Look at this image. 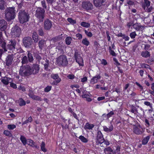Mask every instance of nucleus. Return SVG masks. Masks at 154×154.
<instances>
[{"mask_svg":"<svg viewBox=\"0 0 154 154\" xmlns=\"http://www.w3.org/2000/svg\"><path fill=\"white\" fill-rule=\"evenodd\" d=\"M32 68L27 64L21 66L19 70V74L22 76H29L32 74Z\"/></svg>","mask_w":154,"mask_h":154,"instance_id":"f257e3e1","label":"nucleus"},{"mask_svg":"<svg viewBox=\"0 0 154 154\" xmlns=\"http://www.w3.org/2000/svg\"><path fill=\"white\" fill-rule=\"evenodd\" d=\"M45 10L42 7L37 8L35 12V16L38 20L39 22H43L45 17Z\"/></svg>","mask_w":154,"mask_h":154,"instance_id":"f03ea898","label":"nucleus"},{"mask_svg":"<svg viewBox=\"0 0 154 154\" xmlns=\"http://www.w3.org/2000/svg\"><path fill=\"white\" fill-rule=\"evenodd\" d=\"M18 18L20 23L23 24L29 21V16L24 10L21 11L18 13Z\"/></svg>","mask_w":154,"mask_h":154,"instance_id":"7ed1b4c3","label":"nucleus"},{"mask_svg":"<svg viewBox=\"0 0 154 154\" xmlns=\"http://www.w3.org/2000/svg\"><path fill=\"white\" fill-rule=\"evenodd\" d=\"M68 63L67 57L65 55H60L56 59V63L59 66L65 67L67 65Z\"/></svg>","mask_w":154,"mask_h":154,"instance_id":"20e7f679","label":"nucleus"},{"mask_svg":"<svg viewBox=\"0 0 154 154\" xmlns=\"http://www.w3.org/2000/svg\"><path fill=\"white\" fill-rule=\"evenodd\" d=\"M14 9L9 8L5 10V16L8 20H10L15 17V12Z\"/></svg>","mask_w":154,"mask_h":154,"instance_id":"39448f33","label":"nucleus"},{"mask_svg":"<svg viewBox=\"0 0 154 154\" xmlns=\"http://www.w3.org/2000/svg\"><path fill=\"white\" fill-rule=\"evenodd\" d=\"M21 33V28L17 25H15L11 29L10 34L13 38L19 37Z\"/></svg>","mask_w":154,"mask_h":154,"instance_id":"423d86ee","label":"nucleus"},{"mask_svg":"<svg viewBox=\"0 0 154 154\" xmlns=\"http://www.w3.org/2000/svg\"><path fill=\"white\" fill-rule=\"evenodd\" d=\"M74 56L76 62L78 63L79 66H84V61L81 54L77 52H75Z\"/></svg>","mask_w":154,"mask_h":154,"instance_id":"0eeeda50","label":"nucleus"},{"mask_svg":"<svg viewBox=\"0 0 154 154\" xmlns=\"http://www.w3.org/2000/svg\"><path fill=\"white\" fill-rule=\"evenodd\" d=\"M23 42L25 47L30 48L32 44V41L31 37H26L23 38Z\"/></svg>","mask_w":154,"mask_h":154,"instance_id":"6e6552de","label":"nucleus"},{"mask_svg":"<svg viewBox=\"0 0 154 154\" xmlns=\"http://www.w3.org/2000/svg\"><path fill=\"white\" fill-rule=\"evenodd\" d=\"M82 7L85 10L88 11L92 10L93 8V5L90 2L85 1L82 2Z\"/></svg>","mask_w":154,"mask_h":154,"instance_id":"1a4fd4ad","label":"nucleus"},{"mask_svg":"<svg viewBox=\"0 0 154 154\" xmlns=\"http://www.w3.org/2000/svg\"><path fill=\"white\" fill-rule=\"evenodd\" d=\"M104 141V139L101 132L100 131H98L97 137V140L96 141V143H97V144H101L103 143Z\"/></svg>","mask_w":154,"mask_h":154,"instance_id":"9d476101","label":"nucleus"},{"mask_svg":"<svg viewBox=\"0 0 154 154\" xmlns=\"http://www.w3.org/2000/svg\"><path fill=\"white\" fill-rule=\"evenodd\" d=\"M52 22L47 19L44 21V28L45 30H49L51 28L52 26Z\"/></svg>","mask_w":154,"mask_h":154,"instance_id":"9b49d317","label":"nucleus"},{"mask_svg":"<svg viewBox=\"0 0 154 154\" xmlns=\"http://www.w3.org/2000/svg\"><path fill=\"white\" fill-rule=\"evenodd\" d=\"M7 27V23L4 20H0V30L4 31Z\"/></svg>","mask_w":154,"mask_h":154,"instance_id":"f8f14e48","label":"nucleus"},{"mask_svg":"<svg viewBox=\"0 0 154 154\" xmlns=\"http://www.w3.org/2000/svg\"><path fill=\"white\" fill-rule=\"evenodd\" d=\"M143 131V129L140 126H135L134 128L133 131L136 134H141Z\"/></svg>","mask_w":154,"mask_h":154,"instance_id":"ddd939ff","label":"nucleus"},{"mask_svg":"<svg viewBox=\"0 0 154 154\" xmlns=\"http://www.w3.org/2000/svg\"><path fill=\"white\" fill-rule=\"evenodd\" d=\"M16 43L15 41L11 40L9 42V44L7 45V48L10 50H14Z\"/></svg>","mask_w":154,"mask_h":154,"instance_id":"4468645a","label":"nucleus"},{"mask_svg":"<svg viewBox=\"0 0 154 154\" xmlns=\"http://www.w3.org/2000/svg\"><path fill=\"white\" fill-rule=\"evenodd\" d=\"M83 94L82 96V98L86 99V100L88 102H90L92 101V99L90 97V96L88 94L87 91H82Z\"/></svg>","mask_w":154,"mask_h":154,"instance_id":"2eb2a0df","label":"nucleus"},{"mask_svg":"<svg viewBox=\"0 0 154 154\" xmlns=\"http://www.w3.org/2000/svg\"><path fill=\"white\" fill-rule=\"evenodd\" d=\"M106 0H93L94 4L96 7H99L102 6Z\"/></svg>","mask_w":154,"mask_h":154,"instance_id":"dca6fc26","label":"nucleus"},{"mask_svg":"<svg viewBox=\"0 0 154 154\" xmlns=\"http://www.w3.org/2000/svg\"><path fill=\"white\" fill-rule=\"evenodd\" d=\"M13 56L9 54L7 56L6 59V64L7 66H9L12 63L13 60Z\"/></svg>","mask_w":154,"mask_h":154,"instance_id":"f3484780","label":"nucleus"},{"mask_svg":"<svg viewBox=\"0 0 154 154\" xmlns=\"http://www.w3.org/2000/svg\"><path fill=\"white\" fill-rule=\"evenodd\" d=\"M6 41L3 38H0V47H1L5 52L7 51Z\"/></svg>","mask_w":154,"mask_h":154,"instance_id":"a211bd4d","label":"nucleus"},{"mask_svg":"<svg viewBox=\"0 0 154 154\" xmlns=\"http://www.w3.org/2000/svg\"><path fill=\"white\" fill-rule=\"evenodd\" d=\"M101 78L100 74H97L95 76H93L90 80V83L91 84H94L97 83L99 80Z\"/></svg>","mask_w":154,"mask_h":154,"instance_id":"6ab92c4d","label":"nucleus"},{"mask_svg":"<svg viewBox=\"0 0 154 154\" xmlns=\"http://www.w3.org/2000/svg\"><path fill=\"white\" fill-rule=\"evenodd\" d=\"M32 74H35L38 73L39 70V66L37 64H34L33 65L32 68Z\"/></svg>","mask_w":154,"mask_h":154,"instance_id":"aec40b11","label":"nucleus"},{"mask_svg":"<svg viewBox=\"0 0 154 154\" xmlns=\"http://www.w3.org/2000/svg\"><path fill=\"white\" fill-rule=\"evenodd\" d=\"M46 41L44 39H41L38 42V46L39 49L41 50H42L46 45Z\"/></svg>","mask_w":154,"mask_h":154,"instance_id":"412c9836","label":"nucleus"},{"mask_svg":"<svg viewBox=\"0 0 154 154\" xmlns=\"http://www.w3.org/2000/svg\"><path fill=\"white\" fill-rule=\"evenodd\" d=\"M10 79L11 78L9 77L4 76L2 77L0 80L3 84L5 85H7L9 84V81Z\"/></svg>","mask_w":154,"mask_h":154,"instance_id":"4be33fe9","label":"nucleus"},{"mask_svg":"<svg viewBox=\"0 0 154 154\" xmlns=\"http://www.w3.org/2000/svg\"><path fill=\"white\" fill-rule=\"evenodd\" d=\"M133 27L137 31H139L143 28V26L141 25L140 23H137L134 24Z\"/></svg>","mask_w":154,"mask_h":154,"instance_id":"5701e85b","label":"nucleus"},{"mask_svg":"<svg viewBox=\"0 0 154 154\" xmlns=\"http://www.w3.org/2000/svg\"><path fill=\"white\" fill-rule=\"evenodd\" d=\"M32 37L35 43H37L38 41V34L34 32L32 35Z\"/></svg>","mask_w":154,"mask_h":154,"instance_id":"b1692460","label":"nucleus"},{"mask_svg":"<svg viewBox=\"0 0 154 154\" xmlns=\"http://www.w3.org/2000/svg\"><path fill=\"white\" fill-rule=\"evenodd\" d=\"M141 55L143 57L147 58L150 56V54L148 51H143L141 53Z\"/></svg>","mask_w":154,"mask_h":154,"instance_id":"393cba45","label":"nucleus"},{"mask_svg":"<svg viewBox=\"0 0 154 154\" xmlns=\"http://www.w3.org/2000/svg\"><path fill=\"white\" fill-rule=\"evenodd\" d=\"M6 3L5 0H0V9L1 10H4Z\"/></svg>","mask_w":154,"mask_h":154,"instance_id":"a878e982","label":"nucleus"},{"mask_svg":"<svg viewBox=\"0 0 154 154\" xmlns=\"http://www.w3.org/2000/svg\"><path fill=\"white\" fill-rule=\"evenodd\" d=\"M150 2L149 0H144V5L142 6L143 8L145 10L146 7H149L150 6Z\"/></svg>","mask_w":154,"mask_h":154,"instance_id":"bb28decb","label":"nucleus"},{"mask_svg":"<svg viewBox=\"0 0 154 154\" xmlns=\"http://www.w3.org/2000/svg\"><path fill=\"white\" fill-rule=\"evenodd\" d=\"M18 103L20 106H22L26 105V102L22 98H20L18 100Z\"/></svg>","mask_w":154,"mask_h":154,"instance_id":"cd10ccee","label":"nucleus"},{"mask_svg":"<svg viewBox=\"0 0 154 154\" xmlns=\"http://www.w3.org/2000/svg\"><path fill=\"white\" fill-rule=\"evenodd\" d=\"M114 114V113L113 111H111L106 115L105 114H103V117H105L108 119H109L110 117L112 116Z\"/></svg>","mask_w":154,"mask_h":154,"instance_id":"c85d7f7f","label":"nucleus"},{"mask_svg":"<svg viewBox=\"0 0 154 154\" xmlns=\"http://www.w3.org/2000/svg\"><path fill=\"white\" fill-rule=\"evenodd\" d=\"M82 44L87 46H88L90 44V42L87 38H83L82 42Z\"/></svg>","mask_w":154,"mask_h":154,"instance_id":"c756f323","label":"nucleus"},{"mask_svg":"<svg viewBox=\"0 0 154 154\" xmlns=\"http://www.w3.org/2000/svg\"><path fill=\"white\" fill-rule=\"evenodd\" d=\"M72 40V38L70 36H68L66 37L65 39V43L66 45H69L71 43Z\"/></svg>","mask_w":154,"mask_h":154,"instance_id":"7c9ffc66","label":"nucleus"},{"mask_svg":"<svg viewBox=\"0 0 154 154\" xmlns=\"http://www.w3.org/2000/svg\"><path fill=\"white\" fill-rule=\"evenodd\" d=\"M27 56L29 62H32L33 60V58L32 54L29 51H28Z\"/></svg>","mask_w":154,"mask_h":154,"instance_id":"2f4dec72","label":"nucleus"},{"mask_svg":"<svg viewBox=\"0 0 154 154\" xmlns=\"http://www.w3.org/2000/svg\"><path fill=\"white\" fill-rule=\"evenodd\" d=\"M28 58L26 56H25L23 57L22 59L21 63L22 64H25L29 62Z\"/></svg>","mask_w":154,"mask_h":154,"instance_id":"473e14b6","label":"nucleus"},{"mask_svg":"<svg viewBox=\"0 0 154 154\" xmlns=\"http://www.w3.org/2000/svg\"><path fill=\"white\" fill-rule=\"evenodd\" d=\"M81 25L84 27L88 28L90 26V23L85 22H82L80 23Z\"/></svg>","mask_w":154,"mask_h":154,"instance_id":"72a5a7b5","label":"nucleus"},{"mask_svg":"<svg viewBox=\"0 0 154 154\" xmlns=\"http://www.w3.org/2000/svg\"><path fill=\"white\" fill-rule=\"evenodd\" d=\"M150 138L149 136H148L144 138L142 141V144L143 145L146 144Z\"/></svg>","mask_w":154,"mask_h":154,"instance_id":"f704fd0d","label":"nucleus"},{"mask_svg":"<svg viewBox=\"0 0 154 154\" xmlns=\"http://www.w3.org/2000/svg\"><path fill=\"white\" fill-rule=\"evenodd\" d=\"M94 46L95 50L97 51L100 47L99 43L97 41H95L94 42Z\"/></svg>","mask_w":154,"mask_h":154,"instance_id":"c9c22d12","label":"nucleus"},{"mask_svg":"<svg viewBox=\"0 0 154 154\" xmlns=\"http://www.w3.org/2000/svg\"><path fill=\"white\" fill-rule=\"evenodd\" d=\"M108 127H107L106 126L103 127V129L104 131L107 132L111 131L113 130V127L112 126H109Z\"/></svg>","mask_w":154,"mask_h":154,"instance_id":"e433bc0d","label":"nucleus"},{"mask_svg":"<svg viewBox=\"0 0 154 154\" xmlns=\"http://www.w3.org/2000/svg\"><path fill=\"white\" fill-rule=\"evenodd\" d=\"M41 150L44 152L47 151V149L45 148V144L43 141L41 145Z\"/></svg>","mask_w":154,"mask_h":154,"instance_id":"4c0bfd02","label":"nucleus"},{"mask_svg":"<svg viewBox=\"0 0 154 154\" xmlns=\"http://www.w3.org/2000/svg\"><path fill=\"white\" fill-rule=\"evenodd\" d=\"M3 134L5 136L9 137H12V135L11 132L8 130H5L3 132Z\"/></svg>","mask_w":154,"mask_h":154,"instance_id":"58836bf2","label":"nucleus"},{"mask_svg":"<svg viewBox=\"0 0 154 154\" xmlns=\"http://www.w3.org/2000/svg\"><path fill=\"white\" fill-rule=\"evenodd\" d=\"M67 20L71 24L73 25L75 24L76 23V21L73 20L72 18H68L67 19Z\"/></svg>","mask_w":154,"mask_h":154,"instance_id":"ea45409f","label":"nucleus"},{"mask_svg":"<svg viewBox=\"0 0 154 154\" xmlns=\"http://www.w3.org/2000/svg\"><path fill=\"white\" fill-rule=\"evenodd\" d=\"M20 140L22 143L25 145L26 143V140L25 137L23 135H21L20 137Z\"/></svg>","mask_w":154,"mask_h":154,"instance_id":"a19ab883","label":"nucleus"},{"mask_svg":"<svg viewBox=\"0 0 154 154\" xmlns=\"http://www.w3.org/2000/svg\"><path fill=\"white\" fill-rule=\"evenodd\" d=\"M109 52L110 54L113 56H116V53L114 51L112 50L110 46L109 47Z\"/></svg>","mask_w":154,"mask_h":154,"instance_id":"79ce46f5","label":"nucleus"},{"mask_svg":"<svg viewBox=\"0 0 154 154\" xmlns=\"http://www.w3.org/2000/svg\"><path fill=\"white\" fill-rule=\"evenodd\" d=\"M141 67L146 69L150 68V66L149 65L145 63H142L140 64Z\"/></svg>","mask_w":154,"mask_h":154,"instance_id":"37998d69","label":"nucleus"},{"mask_svg":"<svg viewBox=\"0 0 154 154\" xmlns=\"http://www.w3.org/2000/svg\"><path fill=\"white\" fill-rule=\"evenodd\" d=\"M61 79L60 78H59L57 80L53 81L52 83V84L54 85H57L59 83L61 82Z\"/></svg>","mask_w":154,"mask_h":154,"instance_id":"c03bdc74","label":"nucleus"},{"mask_svg":"<svg viewBox=\"0 0 154 154\" xmlns=\"http://www.w3.org/2000/svg\"><path fill=\"white\" fill-rule=\"evenodd\" d=\"M46 62V63L44 64V69L46 71H48L49 62L48 60H47Z\"/></svg>","mask_w":154,"mask_h":154,"instance_id":"a18cd8bd","label":"nucleus"},{"mask_svg":"<svg viewBox=\"0 0 154 154\" xmlns=\"http://www.w3.org/2000/svg\"><path fill=\"white\" fill-rule=\"evenodd\" d=\"M84 32L85 34L89 37H91L93 36V34L91 32H88L86 30H85Z\"/></svg>","mask_w":154,"mask_h":154,"instance_id":"49530a36","label":"nucleus"},{"mask_svg":"<svg viewBox=\"0 0 154 154\" xmlns=\"http://www.w3.org/2000/svg\"><path fill=\"white\" fill-rule=\"evenodd\" d=\"M79 139L83 142L87 143L88 141L87 139L82 136H80L79 137Z\"/></svg>","mask_w":154,"mask_h":154,"instance_id":"de8ad7c7","label":"nucleus"},{"mask_svg":"<svg viewBox=\"0 0 154 154\" xmlns=\"http://www.w3.org/2000/svg\"><path fill=\"white\" fill-rule=\"evenodd\" d=\"M38 34L40 36H43L44 35V32L42 28H40L38 30Z\"/></svg>","mask_w":154,"mask_h":154,"instance_id":"09e8293b","label":"nucleus"},{"mask_svg":"<svg viewBox=\"0 0 154 154\" xmlns=\"http://www.w3.org/2000/svg\"><path fill=\"white\" fill-rule=\"evenodd\" d=\"M60 37L59 36H55L52 38V40L54 42H56L60 39Z\"/></svg>","mask_w":154,"mask_h":154,"instance_id":"8fccbe9b","label":"nucleus"},{"mask_svg":"<svg viewBox=\"0 0 154 154\" xmlns=\"http://www.w3.org/2000/svg\"><path fill=\"white\" fill-rule=\"evenodd\" d=\"M52 87L51 86H47L44 89V91L45 92H48L51 90Z\"/></svg>","mask_w":154,"mask_h":154,"instance_id":"3c124183","label":"nucleus"},{"mask_svg":"<svg viewBox=\"0 0 154 154\" xmlns=\"http://www.w3.org/2000/svg\"><path fill=\"white\" fill-rule=\"evenodd\" d=\"M144 104L147 106H149L150 107L151 109H152V104L148 101H145L144 103Z\"/></svg>","mask_w":154,"mask_h":154,"instance_id":"603ef678","label":"nucleus"},{"mask_svg":"<svg viewBox=\"0 0 154 154\" xmlns=\"http://www.w3.org/2000/svg\"><path fill=\"white\" fill-rule=\"evenodd\" d=\"M33 99L38 101H41L42 100V99L40 97L35 95L34 96Z\"/></svg>","mask_w":154,"mask_h":154,"instance_id":"864d4df0","label":"nucleus"},{"mask_svg":"<svg viewBox=\"0 0 154 154\" xmlns=\"http://www.w3.org/2000/svg\"><path fill=\"white\" fill-rule=\"evenodd\" d=\"M18 89L19 90H21L23 92H25L26 91L25 87L21 85L18 87Z\"/></svg>","mask_w":154,"mask_h":154,"instance_id":"5fc2aeb1","label":"nucleus"},{"mask_svg":"<svg viewBox=\"0 0 154 154\" xmlns=\"http://www.w3.org/2000/svg\"><path fill=\"white\" fill-rule=\"evenodd\" d=\"M137 35V34L135 32H133L131 33L130 34V36L131 38H134Z\"/></svg>","mask_w":154,"mask_h":154,"instance_id":"6e6d98bb","label":"nucleus"},{"mask_svg":"<svg viewBox=\"0 0 154 154\" xmlns=\"http://www.w3.org/2000/svg\"><path fill=\"white\" fill-rule=\"evenodd\" d=\"M51 77L55 80L59 78L58 74H53L51 75Z\"/></svg>","mask_w":154,"mask_h":154,"instance_id":"4d7b16f0","label":"nucleus"},{"mask_svg":"<svg viewBox=\"0 0 154 154\" xmlns=\"http://www.w3.org/2000/svg\"><path fill=\"white\" fill-rule=\"evenodd\" d=\"M32 118L31 116L29 117L24 122L25 124H26L29 122H31L32 121Z\"/></svg>","mask_w":154,"mask_h":154,"instance_id":"13d9d810","label":"nucleus"},{"mask_svg":"<svg viewBox=\"0 0 154 154\" xmlns=\"http://www.w3.org/2000/svg\"><path fill=\"white\" fill-rule=\"evenodd\" d=\"M35 57L38 61H40L42 59L41 56L38 54H35Z\"/></svg>","mask_w":154,"mask_h":154,"instance_id":"bf43d9fd","label":"nucleus"},{"mask_svg":"<svg viewBox=\"0 0 154 154\" xmlns=\"http://www.w3.org/2000/svg\"><path fill=\"white\" fill-rule=\"evenodd\" d=\"M41 4L43 8H44V9H46L47 6L46 5L45 2L44 0H43L41 1Z\"/></svg>","mask_w":154,"mask_h":154,"instance_id":"052dcab7","label":"nucleus"},{"mask_svg":"<svg viewBox=\"0 0 154 154\" xmlns=\"http://www.w3.org/2000/svg\"><path fill=\"white\" fill-rule=\"evenodd\" d=\"M113 60L115 62V64L116 66H119L121 65L120 63H119L117 59L115 57L113 58Z\"/></svg>","mask_w":154,"mask_h":154,"instance_id":"680f3d73","label":"nucleus"},{"mask_svg":"<svg viewBox=\"0 0 154 154\" xmlns=\"http://www.w3.org/2000/svg\"><path fill=\"white\" fill-rule=\"evenodd\" d=\"M75 36L77 38H78V39L79 40H81L82 38V34L79 33H77Z\"/></svg>","mask_w":154,"mask_h":154,"instance_id":"e2e57ef3","label":"nucleus"},{"mask_svg":"<svg viewBox=\"0 0 154 154\" xmlns=\"http://www.w3.org/2000/svg\"><path fill=\"white\" fill-rule=\"evenodd\" d=\"M153 8L152 6H151L149 7H147L146 8V11L148 12L149 13L151 12L153 10Z\"/></svg>","mask_w":154,"mask_h":154,"instance_id":"0e129e2a","label":"nucleus"},{"mask_svg":"<svg viewBox=\"0 0 154 154\" xmlns=\"http://www.w3.org/2000/svg\"><path fill=\"white\" fill-rule=\"evenodd\" d=\"M67 78L70 79H73L75 78L74 75L73 74H69L67 76Z\"/></svg>","mask_w":154,"mask_h":154,"instance_id":"69168bd1","label":"nucleus"},{"mask_svg":"<svg viewBox=\"0 0 154 154\" xmlns=\"http://www.w3.org/2000/svg\"><path fill=\"white\" fill-rule=\"evenodd\" d=\"M104 151V152H105L106 151L112 152V150L110 147H108L107 148H105Z\"/></svg>","mask_w":154,"mask_h":154,"instance_id":"338daca9","label":"nucleus"},{"mask_svg":"<svg viewBox=\"0 0 154 154\" xmlns=\"http://www.w3.org/2000/svg\"><path fill=\"white\" fill-rule=\"evenodd\" d=\"M28 95L29 96V97H30L32 99H33L34 96L35 95L32 91L29 92L28 93Z\"/></svg>","mask_w":154,"mask_h":154,"instance_id":"774afa93","label":"nucleus"}]
</instances>
